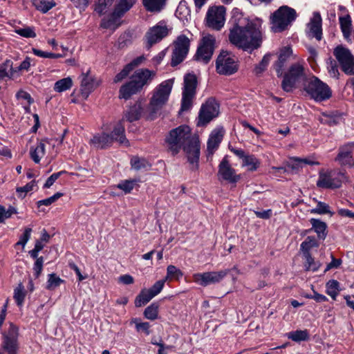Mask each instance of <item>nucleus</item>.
Listing matches in <instances>:
<instances>
[{"label": "nucleus", "mask_w": 354, "mask_h": 354, "mask_svg": "<svg viewBox=\"0 0 354 354\" xmlns=\"http://www.w3.org/2000/svg\"><path fill=\"white\" fill-rule=\"evenodd\" d=\"M245 21L239 10L234 9L231 19L232 26L230 29L228 37L230 42L236 47L252 52L261 46L262 32L260 25L252 21L246 23Z\"/></svg>", "instance_id": "obj_1"}, {"label": "nucleus", "mask_w": 354, "mask_h": 354, "mask_svg": "<svg viewBox=\"0 0 354 354\" xmlns=\"http://www.w3.org/2000/svg\"><path fill=\"white\" fill-rule=\"evenodd\" d=\"M167 149L173 156L179 153L181 149L186 153L192 170L198 168L200 157V141L197 135L192 133L187 125H180L171 130L165 138Z\"/></svg>", "instance_id": "obj_2"}, {"label": "nucleus", "mask_w": 354, "mask_h": 354, "mask_svg": "<svg viewBox=\"0 0 354 354\" xmlns=\"http://www.w3.org/2000/svg\"><path fill=\"white\" fill-rule=\"evenodd\" d=\"M136 0H120L115 6L113 12L102 19L100 26L115 30L120 25V19L135 4Z\"/></svg>", "instance_id": "obj_3"}, {"label": "nucleus", "mask_w": 354, "mask_h": 354, "mask_svg": "<svg viewBox=\"0 0 354 354\" xmlns=\"http://www.w3.org/2000/svg\"><path fill=\"white\" fill-rule=\"evenodd\" d=\"M297 17L296 11L287 6H281L271 17L272 29L274 32L284 30Z\"/></svg>", "instance_id": "obj_4"}, {"label": "nucleus", "mask_w": 354, "mask_h": 354, "mask_svg": "<svg viewBox=\"0 0 354 354\" xmlns=\"http://www.w3.org/2000/svg\"><path fill=\"white\" fill-rule=\"evenodd\" d=\"M310 97L317 102L328 100L332 95L330 87L317 77H312L304 88Z\"/></svg>", "instance_id": "obj_5"}, {"label": "nucleus", "mask_w": 354, "mask_h": 354, "mask_svg": "<svg viewBox=\"0 0 354 354\" xmlns=\"http://www.w3.org/2000/svg\"><path fill=\"white\" fill-rule=\"evenodd\" d=\"M171 88V83L169 81H165L156 88L149 103L153 113H156L166 104Z\"/></svg>", "instance_id": "obj_6"}, {"label": "nucleus", "mask_w": 354, "mask_h": 354, "mask_svg": "<svg viewBox=\"0 0 354 354\" xmlns=\"http://www.w3.org/2000/svg\"><path fill=\"white\" fill-rule=\"evenodd\" d=\"M196 85L197 80L195 75L187 74L185 76L180 111H186L191 109L196 95Z\"/></svg>", "instance_id": "obj_7"}, {"label": "nucleus", "mask_w": 354, "mask_h": 354, "mask_svg": "<svg viewBox=\"0 0 354 354\" xmlns=\"http://www.w3.org/2000/svg\"><path fill=\"white\" fill-rule=\"evenodd\" d=\"M239 69V65L234 57L227 51H221L216 60V72L223 75H231Z\"/></svg>", "instance_id": "obj_8"}, {"label": "nucleus", "mask_w": 354, "mask_h": 354, "mask_svg": "<svg viewBox=\"0 0 354 354\" xmlns=\"http://www.w3.org/2000/svg\"><path fill=\"white\" fill-rule=\"evenodd\" d=\"M219 114V104L214 99L209 98L203 104L198 117L197 126H206Z\"/></svg>", "instance_id": "obj_9"}, {"label": "nucleus", "mask_w": 354, "mask_h": 354, "mask_svg": "<svg viewBox=\"0 0 354 354\" xmlns=\"http://www.w3.org/2000/svg\"><path fill=\"white\" fill-rule=\"evenodd\" d=\"M304 76V66L299 63L292 64L283 77L281 83L283 90L286 92L292 91L295 88L296 84L300 82Z\"/></svg>", "instance_id": "obj_10"}, {"label": "nucleus", "mask_w": 354, "mask_h": 354, "mask_svg": "<svg viewBox=\"0 0 354 354\" xmlns=\"http://www.w3.org/2000/svg\"><path fill=\"white\" fill-rule=\"evenodd\" d=\"M216 39L212 35H207L203 37L195 55L196 59L207 64L211 59L214 48Z\"/></svg>", "instance_id": "obj_11"}, {"label": "nucleus", "mask_w": 354, "mask_h": 354, "mask_svg": "<svg viewBox=\"0 0 354 354\" xmlns=\"http://www.w3.org/2000/svg\"><path fill=\"white\" fill-rule=\"evenodd\" d=\"M190 45V41L185 35H179L174 42L171 65L176 66L181 63L186 57Z\"/></svg>", "instance_id": "obj_12"}, {"label": "nucleus", "mask_w": 354, "mask_h": 354, "mask_svg": "<svg viewBox=\"0 0 354 354\" xmlns=\"http://www.w3.org/2000/svg\"><path fill=\"white\" fill-rule=\"evenodd\" d=\"M333 54L345 73L354 74V56L348 48L338 46L334 49Z\"/></svg>", "instance_id": "obj_13"}, {"label": "nucleus", "mask_w": 354, "mask_h": 354, "mask_svg": "<svg viewBox=\"0 0 354 354\" xmlns=\"http://www.w3.org/2000/svg\"><path fill=\"white\" fill-rule=\"evenodd\" d=\"M170 30L164 21H160L150 28L145 36L147 41V47L149 48L153 44L160 42L169 35Z\"/></svg>", "instance_id": "obj_14"}, {"label": "nucleus", "mask_w": 354, "mask_h": 354, "mask_svg": "<svg viewBox=\"0 0 354 354\" xmlns=\"http://www.w3.org/2000/svg\"><path fill=\"white\" fill-rule=\"evenodd\" d=\"M18 336V328L10 323L8 331L3 334L2 342V348L8 354H17L19 349Z\"/></svg>", "instance_id": "obj_15"}, {"label": "nucleus", "mask_w": 354, "mask_h": 354, "mask_svg": "<svg viewBox=\"0 0 354 354\" xmlns=\"http://www.w3.org/2000/svg\"><path fill=\"white\" fill-rule=\"evenodd\" d=\"M225 20V8L223 6L209 8L207 13V24L214 30H220Z\"/></svg>", "instance_id": "obj_16"}, {"label": "nucleus", "mask_w": 354, "mask_h": 354, "mask_svg": "<svg viewBox=\"0 0 354 354\" xmlns=\"http://www.w3.org/2000/svg\"><path fill=\"white\" fill-rule=\"evenodd\" d=\"M229 270L220 271L206 272L203 273H196L193 275L195 282L202 286H207L209 284L217 283L221 281L229 273Z\"/></svg>", "instance_id": "obj_17"}, {"label": "nucleus", "mask_w": 354, "mask_h": 354, "mask_svg": "<svg viewBox=\"0 0 354 354\" xmlns=\"http://www.w3.org/2000/svg\"><path fill=\"white\" fill-rule=\"evenodd\" d=\"M218 176L219 178H222L230 183H236L241 179V176L236 174L235 169H233L227 158L225 157L218 165Z\"/></svg>", "instance_id": "obj_18"}, {"label": "nucleus", "mask_w": 354, "mask_h": 354, "mask_svg": "<svg viewBox=\"0 0 354 354\" xmlns=\"http://www.w3.org/2000/svg\"><path fill=\"white\" fill-rule=\"evenodd\" d=\"M156 73L154 71H151L148 68H141L134 72L131 77V80L142 89L145 86L151 83L156 77Z\"/></svg>", "instance_id": "obj_19"}, {"label": "nucleus", "mask_w": 354, "mask_h": 354, "mask_svg": "<svg viewBox=\"0 0 354 354\" xmlns=\"http://www.w3.org/2000/svg\"><path fill=\"white\" fill-rule=\"evenodd\" d=\"M80 91L82 95L86 98L89 94L98 86L97 80L90 75L88 70L86 73H82L81 75Z\"/></svg>", "instance_id": "obj_20"}, {"label": "nucleus", "mask_w": 354, "mask_h": 354, "mask_svg": "<svg viewBox=\"0 0 354 354\" xmlns=\"http://www.w3.org/2000/svg\"><path fill=\"white\" fill-rule=\"evenodd\" d=\"M354 150V142H348L339 148L337 156L335 160L341 166L347 165L352 158V153Z\"/></svg>", "instance_id": "obj_21"}, {"label": "nucleus", "mask_w": 354, "mask_h": 354, "mask_svg": "<svg viewBox=\"0 0 354 354\" xmlns=\"http://www.w3.org/2000/svg\"><path fill=\"white\" fill-rule=\"evenodd\" d=\"M308 32L310 37H315L318 41L321 40L322 37V17L319 12L313 13V17L308 24Z\"/></svg>", "instance_id": "obj_22"}, {"label": "nucleus", "mask_w": 354, "mask_h": 354, "mask_svg": "<svg viewBox=\"0 0 354 354\" xmlns=\"http://www.w3.org/2000/svg\"><path fill=\"white\" fill-rule=\"evenodd\" d=\"M224 130L223 128H218L212 131L207 140V156H212L218 149L219 144L223 140Z\"/></svg>", "instance_id": "obj_23"}, {"label": "nucleus", "mask_w": 354, "mask_h": 354, "mask_svg": "<svg viewBox=\"0 0 354 354\" xmlns=\"http://www.w3.org/2000/svg\"><path fill=\"white\" fill-rule=\"evenodd\" d=\"M332 171L328 173L320 172L317 181V186L326 189L339 188L341 186V180H336V178H332Z\"/></svg>", "instance_id": "obj_24"}, {"label": "nucleus", "mask_w": 354, "mask_h": 354, "mask_svg": "<svg viewBox=\"0 0 354 354\" xmlns=\"http://www.w3.org/2000/svg\"><path fill=\"white\" fill-rule=\"evenodd\" d=\"M142 89L133 80L123 84L119 90V97L126 100L130 99L132 95L137 94Z\"/></svg>", "instance_id": "obj_25"}, {"label": "nucleus", "mask_w": 354, "mask_h": 354, "mask_svg": "<svg viewBox=\"0 0 354 354\" xmlns=\"http://www.w3.org/2000/svg\"><path fill=\"white\" fill-rule=\"evenodd\" d=\"M292 55V50L290 47L286 46L281 49L278 61L274 64L275 71L278 77L282 75L284 64L291 57Z\"/></svg>", "instance_id": "obj_26"}, {"label": "nucleus", "mask_w": 354, "mask_h": 354, "mask_svg": "<svg viewBox=\"0 0 354 354\" xmlns=\"http://www.w3.org/2000/svg\"><path fill=\"white\" fill-rule=\"evenodd\" d=\"M112 143L113 138L106 133H97L90 140V144L97 149H104L111 146Z\"/></svg>", "instance_id": "obj_27"}, {"label": "nucleus", "mask_w": 354, "mask_h": 354, "mask_svg": "<svg viewBox=\"0 0 354 354\" xmlns=\"http://www.w3.org/2000/svg\"><path fill=\"white\" fill-rule=\"evenodd\" d=\"M142 113V107L140 103H136L130 106L124 113L121 120L122 122L126 120L129 122L136 121L141 117Z\"/></svg>", "instance_id": "obj_28"}, {"label": "nucleus", "mask_w": 354, "mask_h": 354, "mask_svg": "<svg viewBox=\"0 0 354 354\" xmlns=\"http://www.w3.org/2000/svg\"><path fill=\"white\" fill-rule=\"evenodd\" d=\"M109 136L111 138H113V142L118 141L120 144L123 145H127L129 143V141L124 135V127L122 120L115 126L113 131Z\"/></svg>", "instance_id": "obj_29"}, {"label": "nucleus", "mask_w": 354, "mask_h": 354, "mask_svg": "<svg viewBox=\"0 0 354 354\" xmlns=\"http://www.w3.org/2000/svg\"><path fill=\"white\" fill-rule=\"evenodd\" d=\"M46 140H42L37 143L35 147H32L30 150V155L35 163H39L42 157L45 155Z\"/></svg>", "instance_id": "obj_30"}, {"label": "nucleus", "mask_w": 354, "mask_h": 354, "mask_svg": "<svg viewBox=\"0 0 354 354\" xmlns=\"http://www.w3.org/2000/svg\"><path fill=\"white\" fill-rule=\"evenodd\" d=\"M341 30L345 38H348L352 29V20L349 15L339 17V18Z\"/></svg>", "instance_id": "obj_31"}, {"label": "nucleus", "mask_w": 354, "mask_h": 354, "mask_svg": "<svg viewBox=\"0 0 354 354\" xmlns=\"http://www.w3.org/2000/svg\"><path fill=\"white\" fill-rule=\"evenodd\" d=\"M167 0H142V3L149 12H160L165 6Z\"/></svg>", "instance_id": "obj_32"}, {"label": "nucleus", "mask_w": 354, "mask_h": 354, "mask_svg": "<svg viewBox=\"0 0 354 354\" xmlns=\"http://www.w3.org/2000/svg\"><path fill=\"white\" fill-rule=\"evenodd\" d=\"M310 221L313 229L317 234L318 237L321 239H324L326 236V224L316 218H311Z\"/></svg>", "instance_id": "obj_33"}, {"label": "nucleus", "mask_w": 354, "mask_h": 354, "mask_svg": "<svg viewBox=\"0 0 354 354\" xmlns=\"http://www.w3.org/2000/svg\"><path fill=\"white\" fill-rule=\"evenodd\" d=\"M32 3L35 8L42 13H46L56 6V3L53 0H32Z\"/></svg>", "instance_id": "obj_34"}, {"label": "nucleus", "mask_w": 354, "mask_h": 354, "mask_svg": "<svg viewBox=\"0 0 354 354\" xmlns=\"http://www.w3.org/2000/svg\"><path fill=\"white\" fill-rule=\"evenodd\" d=\"M152 298H153V297L148 290H142L136 297L135 300V305L136 307H140L147 304Z\"/></svg>", "instance_id": "obj_35"}, {"label": "nucleus", "mask_w": 354, "mask_h": 354, "mask_svg": "<svg viewBox=\"0 0 354 354\" xmlns=\"http://www.w3.org/2000/svg\"><path fill=\"white\" fill-rule=\"evenodd\" d=\"M72 85L73 81L71 77L63 78L55 83L54 90L58 93H61L70 89Z\"/></svg>", "instance_id": "obj_36"}, {"label": "nucleus", "mask_w": 354, "mask_h": 354, "mask_svg": "<svg viewBox=\"0 0 354 354\" xmlns=\"http://www.w3.org/2000/svg\"><path fill=\"white\" fill-rule=\"evenodd\" d=\"M259 165V161L253 155H247L244 157L242 163V166L248 167V169L251 171L257 170Z\"/></svg>", "instance_id": "obj_37"}, {"label": "nucleus", "mask_w": 354, "mask_h": 354, "mask_svg": "<svg viewBox=\"0 0 354 354\" xmlns=\"http://www.w3.org/2000/svg\"><path fill=\"white\" fill-rule=\"evenodd\" d=\"M287 337L294 342L306 341L309 339V335L307 330H297L292 331L287 334Z\"/></svg>", "instance_id": "obj_38"}, {"label": "nucleus", "mask_w": 354, "mask_h": 354, "mask_svg": "<svg viewBox=\"0 0 354 354\" xmlns=\"http://www.w3.org/2000/svg\"><path fill=\"white\" fill-rule=\"evenodd\" d=\"M318 244L315 237L308 236L304 241H303L300 246V250L303 254H310V250L314 247H317Z\"/></svg>", "instance_id": "obj_39"}, {"label": "nucleus", "mask_w": 354, "mask_h": 354, "mask_svg": "<svg viewBox=\"0 0 354 354\" xmlns=\"http://www.w3.org/2000/svg\"><path fill=\"white\" fill-rule=\"evenodd\" d=\"M26 297V291L24 286L20 283L14 290V299L16 301L17 306H21L24 304Z\"/></svg>", "instance_id": "obj_40"}, {"label": "nucleus", "mask_w": 354, "mask_h": 354, "mask_svg": "<svg viewBox=\"0 0 354 354\" xmlns=\"http://www.w3.org/2000/svg\"><path fill=\"white\" fill-rule=\"evenodd\" d=\"M304 257L306 259L305 268L306 270L313 272L318 270L322 265L319 261H315L310 254H304Z\"/></svg>", "instance_id": "obj_41"}, {"label": "nucleus", "mask_w": 354, "mask_h": 354, "mask_svg": "<svg viewBox=\"0 0 354 354\" xmlns=\"http://www.w3.org/2000/svg\"><path fill=\"white\" fill-rule=\"evenodd\" d=\"M159 306L157 303H153L147 307L144 312L145 317L150 320H154L158 317Z\"/></svg>", "instance_id": "obj_42"}, {"label": "nucleus", "mask_w": 354, "mask_h": 354, "mask_svg": "<svg viewBox=\"0 0 354 354\" xmlns=\"http://www.w3.org/2000/svg\"><path fill=\"white\" fill-rule=\"evenodd\" d=\"M31 66V58L26 57L25 59L20 64L17 68H13V62H12V69L8 70V72L12 73V78H13L15 74L20 71H28Z\"/></svg>", "instance_id": "obj_43"}, {"label": "nucleus", "mask_w": 354, "mask_h": 354, "mask_svg": "<svg viewBox=\"0 0 354 354\" xmlns=\"http://www.w3.org/2000/svg\"><path fill=\"white\" fill-rule=\"evenodd\" d=\"M114 0H97L95 10L100 15L104 14L107 8L111 6Z\"/></svg>", "instance_id": "obj_44"}, {"label": "nucleus", "mask_w": 354, "mask_h": 354, "mask_svg": "<svg viewBox=\"0 0 354 354\" xmlns=\"http://www.w3.org/2000/svg\"><path fill=\"white\" fill-rule=\"evenodd\" d=\"M15 32L25 38H35L37 36L35 28L32 26H26L24 28L16 29Z\"/></svg>", "instance_id": "obj_45"}, {"label": "nucleus", "mask_w": 354, "mask_h": 354, "mask_svg": "<svg viewBox=\"0 0 354 354\" xmlns=\"http://www.w3.org/2000/svg\"><path fill=\"white\" fill-rule=\"evenodd\" d=\"M63 282L64 280H62L59 277L56 276L55 274H48V279L46 288L48 290H53L55 288L59 286L60 284Z\"/></svg>", "instance_id": "obj_46"}, {"label": "nucleus", "mask_w": 354, "mask_h": 354, "mask_svg": "<svg viewBox=\"0 0 354 354\" xmlns=\"http://www.w3.org/2000/svg\"><path fill=\"white\" fill-rule=\"evenodd\" d=\"M136 183V180H125L118 184L117 187L124 191L125 194H129L134 188Z\"/></svg>", "instance_id": "obj_47"}, {"label": "nucleus", "mask_w": 354, "mask_h": 354, "mask_svg": "<svg viewBox=\"0 0 354 354\" xmlns=\"http://www.w3.org/2000/svg\"><path fill=\"white\" fill-rule=\"evenodd\" d=\"M270 60V55H266L263 56L262 60L261 62L255 66L254 68V73L256 75H260L266 69L268 63Z\"/></svg>", "instance_id": "obj_48"}, {"label": "nucleus", "mask_w": 354, "mask_h": 354, "mask_svg": "<svg viewBox=\"0 0 354 354\" xmlns=\"http://www.w3.org/2000/svg\"><path fill=\"white\" fill-rule=\"evenodd\" d=\"M17 213V210L13 207H10L7 210L0 205V223H3L6 219L11 217L14 214Z\"/></svg>", "instance_id": "obj_49"}, {"label": "nucleus", "mask_w": 354, "mask_h": 354, "mask_svg": "<svg viewBox=\"0 0 354 354\" xmlns=\"http://www.w3.org/2000/svg\"><path fill=\"white\" fill-rule=\"evenodd\" d=\"M62 196H63L62 193L57 192V193L55 194L53 196H52L48 198L39 201L37 202V207L39 208L41 205H46V206L50 205L52 203H55Z\"/></svg>", "instance_id": "obj_50"}, {"label": "nucleus", "mask_w": 354, "mask_h": 354, "mask_svg": "<svg viewBox=\"0 0 354 354\" xmlns=\"http://www.w3.org/2000/svg\"><path fill=\"white\" fill-rule=\"evenodd\" d=\"M131 165L136 170H140L149 166L148 162L144 158L134 157L131 160Z\"/></svg>", "instance_id": "obj_51"}, {"label": "nucleus", "mask_w": 354, "mask_h": 354, "mask_svg": "<svg viewBox=\"0 0 354 354\" xmlns=\"http://www.w3.org/2000/svg\"><path fill=\"white\" fill-rule=\"evenodd\" d=\"M36 185L35 180L27 183L25 186L19 187L17 188V192L19 194V196L24 198L26 194L33 189V187Z\"/></svg>", "instance_id": "obj_52"}, {"label": "nucleus", "mask_w": 354, "mask_h": 354, "mask_svg": "<svg viewBox=\"0 0 354 354\" xmlns=\"http://www.w3.org/2000/svg\"><path fill=\"white\" fill-rule=\"evenodd\" d=\"M166 282V279H161L158 281H156L151 288L149 289H147L149 292L151 294V295L154 297L158 294H159L161 290H162L165 283Z\"/></svg>", "instance_id": "obj_53"}, {"label": "nucleus", "mask_w": 354, "mask_h": 354, "mask_svg": "<svg viewBox=\"0 0 354 354\" xmlns=\"http://www.w3.org/2000/svg\"><path fill=\"white\" fill-rule=\"evenodd\" d=\"M311 213L324 214L330 213L329 206L323 202H319L315 208L310 210Z\"/></svg>", "instance_id": "obj_54"}, {"label": "nucleus", "mask_w": 354, "mask_h": 354, "mask_svg": "<svg viewBox=\"0 0 354 354\" xmlns=\"http://www.w3.org/2000/svg\"><path fill=\"white\" fill-rule=\"evenodd\" d=\"M183 276V272L178 268H177L175 266L169 265L167 268V278H178L179 277Z\"/></svg>", "instance_id": "obj_55"}, {"label": "nucleus", "mask_w": 354, "mask_h": 354, "mask_svg": "<svg viewBox=\"0 0 354 354\" xmlns=\"http://www.w3.org/2000/svg\"><path fill=\"white\" fill-rule=\"evenodd\" d=\"M129 68L130 66L125 65L123 69L115 76L113 82L118 83L125 79L131 71Z\"/></svg>", "instance_id": "obj_56"}, {"label": "nucleus", "mask_w": 354, "mask_h": 354, "mask_svg": "<svg viewBox=\"0 0 354 354\" xmlns=\"http://www.w3.org/2000/svg\"><path fill=\"white\" fill-rule=\"evenodd\" d=\"M133 322L136 324V328L138 331H143L146 335L150 334V324L148 322H139L136 319L133 320Z\"/></svg>", "instance_id": "obj_57"}, {"label": "nucleus", "mask_w": 354, "mask_h": 354, "mask_svg": "<svg viewBox=\"0 0 354 354\" xmlns=\"http://www.w3.org/2000/svg\"><path fill=\"white\" fill-rule=\"evenodd\" d=\"M64 173H66L65 171H61L59 172L54 173L50 177L48 178L46 180L44 187V188H49L50 187L53 183L55 182V180Z\"/></svg>", "instance_id": "obj_58"}, {"label": "nucleus", "mask_w": 354, "mask_h": 354, "mask_svg": "<svg viewBox=\"0 0 354 354\" xmlns=\"http://www.w3.org/2000/svg\"><path fill=\"white\" fill-rule=\"evenodd\" d=\"M43 263L44 258L42 257L37 258L36 261L35 262L33 270L35 271V277L37 278L39 277L41 272L43 268Z\"/></svg>", "instance_id": "obj_59"}, {"label": "nucleus", "mask_w": 354, "mask_h": 354, "mask_svg": "<svg viewBox=\"0 0 354 354\" xmlns=\"http://www.w3.org/2000/svg\"><path fill=\"white\" fill-rule=\"evenodd\" d=\"M339 283L335 279L330 280L326 283V293L339 292Z\"/></svg>", "instance_id": "obj_60"}, {"label": "nucleus", "mask_w": 354, "mask_h": 354, "mask_svg": "<svg viewBox=\"0 0 354 354\" xmlns=\"http://www.w3.org/2000/svg\"><path fill=\"white\" fill-rule=\"evenodd\" d=\"M145 60L146 57L144 55H141L133 59L130 63L127 64V66H130L129 69L132 71L134 68L140 66Z\"/></svg>", "instance_id": "obj_61"}, {"label": "nucleus", "mask_w": 354, "mask_h": 354, "mask_svg": "<svg viewBox=\"0 0 354 354\" xmlns=\"http://www.w3.org/2000/svg\"><path fill=\"white\" fill-rule=\"evenodd\" d=\"M31 232V228H26L23 235L20 237V240L17 243V245H21L22 246H24L30 237Z\"/></svg>", "instance_id": "obj_62"}, {"label": "nucleus", "mask_w": 354, "mask_h": 354, "mask_svg": "<svg viewBox=\"0 0 354 354\" xmlns=\"http://www.w3.org/2000/svg\"><path fill=\"white\" fill-rule=\"evenodd\" d=\"M16 97L17 99H23L26 100L29 104L33 102V99L31 97L30 95L24 90H19L17 93Z\"/></svg>", "instance_id": "obj_63"}, {"label": "nucleus", "mask_w": 354, "mask_h": 354, "mask_svg": "<svg viewBox=\"0 0 354 354\" xmlns=\"http://www.w3.org/2000/svg\"><path fill=\"white\" fill-rule=\"evenodd\" d=\"M75 6L80 10H85V8L88 6L89 1L88 0H71Z\"/></svg>", "instance_id": "obj_64"}]
</instances>
